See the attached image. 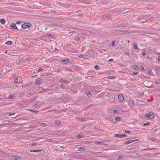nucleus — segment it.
<instances>
[{"label":"nucleus","mask_w":160,"mask_h":160,"mask_svg":"<svg viewBox=\"0 0 160 160\" xmlns=\"http://www.w3.org/2000/svg\"><path fill=\"white\" fill-rule=\"evenodd\" d=\"M31 26V24L30 23H25L23 24L21 27L22 28L24 29H26V28H28Z\"/></svg>","instance_id":"1"},{"label":"nucleus","mask_w":160,"mask_h":160,"mask_svg":"<svg viewBox=\"0 0 160 160\" xmlns=\"http://www.w3.org/2000/svg\"><path fill=\"white\" fill-rule=\"evenodd\" d=\"M154 116V114L153 112H149L146 114V116L148 118H152Z\"/></svg>","instance_id":"2"},{"label":"nucleus","mask_w":160,"mask_h":160,"mask_svg":"<svg viewBox=\"0 0 160 160\" xmlns=\"http://www.w3.org/2000/svg\"><path fill=\"white\" fill-rule=\"evenodd\" d=\"M78 57L82 58H89L90 57L87 55L79 54L78 55Z\"/></svg>","instance_id":"3"},{"label":"nucleus","mask_w":160,"mask_h":160,"mask_svg":"<svg viewBox=\"0 0 160 160\" xmlns=\"http://www.w3.org/2000/svg\"><path fill=\"white\" fill-rule=\"evenodd\" d=\"M127 136L125 134L121 135L118 134H117L114 135V137L118 138H122L123 137H126Z\"/></svg>","instance_id":"4"},{"label":"nucleus","mask_w":160,"mask_h":160,"mask_svg":"<svg viewBox=\"0 0 160 160\" xmlns=\"http://www.w3.org/2000/svg\"><path fill=\"white\" fill-rule=\"evenodd\" d=\"M94 143L96 144H100L102 145H106L107 144L104 143L102 141L99 142H95Z\"/></svg>","instance_id":"5"},{"label":"nucleus","mask_w":160,"mask_h":160,"mask_svg":"<svg viewBox=\"0 0 160 160\" xmlns=\"http://www.w3.org/2000/svg\"><path fill=\"white\" fill-rule=\"evenodd\" d=\"M10 28L13 29H17L18 28L14 23L11 24L10 25Z\"/></svg>","instance_id":"6"},{"label":"nucleus","mask_w":160,"mask_h":160,"mask_svg":"<svg viewBox=\"0 0 160 160\" xmlns=\"http://www.w3.org/2000/svg\"><path fill=\"white\" fill-rule=\"evenodd\" d=\"M42 82L41 79L40 78H38L37 79L35 83L37 85H39Z\"/></svg>","instance_id":"7"},{"label":"nucleus","mask_w":160,"mask_h":160,"mask_svg":"<svg viewBox=\"0 0 160 160\" xmlns=\"http://www.w3.org/2000/svg\"><path fill=\"white\" fill-rule=\"evenodd\" d=\"M129 102L131 106V108H132L134 105L133 101L132 99H131L129 100Z\"/></svg>","instance_id":"8"},{"label":"nucleus","mask_w":160,"mask_h":160,"mask_svg":"<svg viewBox=\"0 0 160 160\" xmlns=\"http://www.w3.org/2000/svg\"><path fill=\"white\" fill-rule=\"evenodd\" d=\"M118 98L120 101H122L124 98L123 96L122 95H119L118 96Z\"/></svg>","instance_id":"9"},{"label":"nucleus","mask_w":160,"mask_h":160,"mask_svg":"<svg viewBox=\"0 0 160 160\" xmlns=\"http://www.w3.org/2000/svg\"><path fill=\"white\" fill-rule=\"evenodd\" d=\"M138 140V139H137L136 140H130L127 142H125L124 143V144H129L133 142L136 141H137Z\"/></svg>","instance_id":"10"},{"label":"nucleus","mask_w":160,"mask_h":160,"mask_svg":"<svg viewBox=\"0 0 160 160\" xmlns=\"http://www.w3.org/2000/svg\"><path fill=\"white\" fill-rule=\"evenodd\" d=\"M85 93L88 97H90L92 96L91 93L89 91H86Z\"/></svg>","instance_id":"11"},{"label":"nucleus","mask_w":160,"mask_h":160,"mask_svg":"<svg viewBox=\"0 0 160 160\" xmlns=\"http://www.w3.org/2000/svg\"><path fill=\"white\" fill-rule=\"evenodd\" d=\"M42 104L40 102H37L35 104V105L36 107H38V106H41Z\"/></svg>","instance_id":"12"},{"label":"nucleus","mask_w":160,"mask_h":160,"mask_svg":"<svg viewBox=\"0 0 160 160\" xmlns=\"http://www.w3.org/2000/svg\"><path fill=\"white\" fill-rule=\"evenodd\" d=\"M40 126L41 127H46L48 125L46 123H41L40 124Z\"/></svg>","instance_id":"13"},{"label":"nucleus","mask_w":160,"mask_h":160,"mask_svg":"<svg viewBox=\"0 0 160 160\" xmlns=\"http://www.w3.org/2000/svg\"><path fill=\"white\" fill-rule=\"evenodd\" d=\"M133 48L134 49H138V45L136 43H133Z\"/></svg>","instance_id":"14"},{"label":"nucleus","mask_w":160,"mask_h":160,"mask_svg":"<svg viewBox=\"0 0 160 160\" xmlns=\"http://www.w3.org/2000/svg\"><path fill=\"white\" fill-rule=\"evenodd\" d=\"M12 160H17L18 159H20V158L18 156H13L12 158Z\"/></svg>","instance_id":"15"},{"label":"nucleus","mask_w":160,"mask_h":160,"mask_svg":"<svg viewBox=\"0 0 160 160\" xmlns=\"http://www.w3.org/2000/svg\"><path fill=\"white\" fill-rule=\"evenodd\" d=\"M61 62H64L66 64L68 62H69V60H68L67 59H64L62 60L61 61Z\"/></svg>","instance_id":"16"},{"label":"nucleus","mask_w":160,"mask_h":160,"mask_svg":"<svg viewBox=\"0 0 160 160\" xmlns=\"http://www.w3.org/2000/svg\"><path fill=\"white\" fill-rule=\"evenodd\" d=\"M85 150V149L83 147H80V148H78V151H84Z\"/></svg>","instance_id":"17"},{"label":"nucleus","mask_w":160,"mask_h":160,"mask_svg":"<svg viewBox=\"0 0 160 160\" xmlns=\"http://www.w3.org/2000/svg\"><path fill=\"white\" fill-rule=\"evenodd\" d=\"M12 43V42L11 41H8L6 42L5 43L8 45H10Z\"/></svg>","instance_id":"18"},{"label":"nucleus","mask_w":160,"mask_h":160,"mask_svg":"<svg viewBox=\"0 0 160 160\" xmlns=\"http://www.w3.org/2000/svg\"><path fill=\"white\" fill-rule=\"evenodd\" d=\"M61 123V122L60 121H57L55 122V124L57 125V126L59 125Z\"/></svg>","instance_id":"19"},{"label":"nucleus","mask_w":160,"mask_h":160,"mask_svg":"<svg viewBox=\"0 0 160 160\" xmlns=\"http://www.w3.org/2000/svg\"><path fill=\"white\" fill-rule=\"evenodd\" d=\"M5 22V20L4 19H2L0 20V22L2 24H4Z\"/></svg>","instance_id":"20"},{"label":"nucleus","mask_w":160,"mask_h":160,"mask_svg":"<svg viewBox=\"0 0 160 160\" xmlns=\"http://www.w3.org/2000/svg\"><path fill=\"white\" fill-rule=\"evenodd\" d=\"M42 151L41 150H30V151L31 152H39V151Z\"/></svg>","instance_id":"21"},{"label":"nucleus","mask_w":160,"mask_h":160,"mask_svg":"<svg viewBox=\"0 0 160 160\" xmlns=\"http://www.w3.org/2000/svg\"><path fill=\"white\" fill-rule=\"evenodd\" d=\"M111 53L112 54V55L113 56L114 55H116L117 53V52H115L114 51H112V52H111Z\"/></svg>","instance_id":"22"},{"label":"nucleus","mask_w":160,"mask_h":160,"mask_svg":"<svg viewBox=\"0 0 160 160\" xmlns=\"http://www.w3.org/2000/svg\"><path fill=\"white\" fill-rule=\"evenodd\" d=\"M120 120V118L118 117H116L115 118V120L116 121H119Z\"/></svg>","instance_id":"23"},{"label":"nucleus","mask_w":160,"mask_h":160,"mask_svg":"<svg viewBox=\"0 0 160 160\" xmlns=\"http://www.w3.org/2000/svg\"><path fill=\"white\" fill-rule=\"evenodd\" d=\"M133 68H134V69H135L136 70L138 69L139 68L138 67L137 65H134V66H133Z\"/></svg>","instance_id":"24"},{"label":"nucleus","mask_w":160,"mask_h":160,"mask_svg":"<svg viewBox=\"0 0 160 160\" xmlns=\"http://www.w3.org/2000/svg\"><path fill=\"white\" fill-rule=\"evenodd\" d=\"M18 78H14V82L15 83H17L18 82Z\"/></svg>","instance_id":"25"},{"label":"nucleus","mask_w":160,"mask_h":160,"mask_svg":"<svg viewBox=\"0 0 160 160\" xmlns=\"http://www.w3.org/2000/svg\"><path fill=\"white\" fill-rule=\"evenodd\" d=\"M116 41L115 40L112 41V43H111V45L112 46H113L115 44Z\"/></svg>","instance_id":"26"},{"label":"nucleus","mask_w":160,"mask_h":160,"mask_svg":"<svg viewBox=\"0 0 160 160\" xmlns=\"http://www.w3.org/2000/svg\"><path fill=\"white\" fill-rule=\"evenodd\" d=\"M122 158V156L120 155L119 156L118 158H117V160H119L120 159H121Z\"/></svg>","instance_id":"27"},{"label":"nucleus","mask_w":160,"mask_h":160,"mask_svg":"<svg viewBox=\"0 0 160 160\" xmlns=\"http://www.w3.org/2000/svg\"><path fill=\"white\" fill-rule=\"evenodd\" d=\"M94 68L96 70H98L100 69V68L98 65L95 66Z\"/></svg>","instance_id":"28"},{"label":"nucleus","mask_w":160,"mask_h":160,"mask_svg":"<svg viewBox=\"0 0 160 160\" xmlns=\"http://www.w3.org/2000/svg\"><path fill=\"white\" fill-rule=\"evenodd\" d=\"M80 120L81 122L85 121L86 120V119L83 118H80Z\"/></svg>","instance_id":"29"},{"label":"nucleus","mask_w":160,"mask_h":160,"mask_svg":"<svg viewBox=\"0 0 160 160\" xmlns=\"http://www.w3.org/2000/svg\"><path fill=\"white\" fill-rule=\"evenodd\" d=\"M71 45L69 44H67L66 45V48H67L68 49H70V48L71 47Z\"/></svg>","instance_id":"30"},{"label":"nucleus","mask_w":160,"mask_h":160,"mask_svg":"<svg viewBox=\"0 0 160 160\" xmlns=\"http://www.w3.org/2000/svg\"><path fill=\"white\" fill-rule=\"evenodd\" d=\"M108 78L110 79H114L115 78V77L114 76H110L108 77Z\"/></svg>","instance_id":"31"},{"label":"nucleus","mask_w":160,"mask_h":160,"mask_svg":"<svg viewBox=\"0 0 160 160\" xmlns=\"http://www.w3.org/2000/svg\"><path fill=\"white\" fill-rule=\"evenodd\" d=\"M51 25L52 26H58V25L56 23H53V24H51Z\"/></svg>","instance_id":"32"},{"label":"nucleus","mask_w":160,"mask_h":160,"mask_svg":"<svg viewBox=\"0 0 160 160\" xmlns=\"http://www.w3.org/2000/svg\"><path fill=\"white\" fill-rule=\"evenodd\" d=\"M149 124V122H147L144 123L143 125L145 126H147Z\"/></svg>","instance_id":"33"},{"label":"nucleus","mask_w":160,"mask_h":160,"mask_svg":"<svg viewBox=\"0 0 160 160\" xmlns=\"http://www.w3.org/2000/svg\"><path fill=\"white\" fill-rule=\"evenodd\" d=\"M75 39L77 41H79L80 40V38L79 37H77Z\"/></svg>","instance_id":"34"},{"label":"nucleus","mask_w":160,"mask_h":160,"mask_svg":"<svg viewBox=\"0 0 160 160\" xmlns=\"http://www.w3.org/2000/svg\"><path fill=\"white\" fill-rule=\"evenodd\" d=\"M8 98L10 99H12L13 98V96L12 95H10L8 97Z\"/></svg>","instance_id":"35"},{"label":"nucleus","mask_w":160,"mask_h":160,"mask_svg":"<svg viewBox=\"0 0 160 160\" xmlns=\"http://www.w3.org/2000/svg\"><path fill=\"white\" fill-rule=\"evenodd\" d=\"M76 137H77L78 138H83V137H81V135H80V134L78 135L77 136H76Z\"/></svg>","instance_id":"36"},{"label":"nucleus","mask_w":160,"mask_h":160,"mask_svg":"<svg viewBox=\"0 0 160 160\" xmlns=\"http://www.w3.org/2000/svg\"><path fill=\"white\" fill-rule=\"evenodd\" d=\"M43 70V69L41 68H40L39 70H38V72H40Z\"/></svg>","instance_id":"37"},{"label":"nucleus","mask_w":160,"mask_h":160,"mask_svg":"<svg viewBox=\"0 0 160 160\" xmlns=\"http://www.w3.org/2000/svg\"><path fill=\"white\" fill-rule=\"evenodd\" d=\"M15 114V113H11V114H9V115H8V116H11L12 115H14Z\"/></svg>","instance_id":"38"},{"label":"nucleus","mask_w":160,"mask_h":160,"mask_svg":"<svg viewBox=\"0 0 160 160\" xmlns=\"http://www.w3.org/2000/svg\"><path fill=\"white\" fill-rule=\"evenodd\" d=\"M46 36H47V37L48 38H49L50 37H51V34H47L46 35Z\"/></svg>","instance_id":"39"},{"label":"nucleus","mask_w":160,"mask_h":160,"mask_svg":"<svg viewBox=\"0 0 160 160\" xmlns=\"http://www.w3.org/2000/svg\"><path fill=\"white\" fill-rule=\"evenodd\" d=\"M151 140L152 141H154L155 140V139L154 137H152L151 138Z\"/></svg>","instance_id":"40"},{"label":"nucleus","mask_w":160,"mask_h":160,"mask_svg":"<svg viewBox=\"0 0 160 160\" xmlns=\"http://www.w3.org/2000/svg\"><path fill=\"white\" fill-rule=\"evenodd\" d=\"M60 86L62 88H64L65 87V85L62 84Z\"/></svg>","instance_id":"41"},{"label":"nucleus","mask_w":160,"mask_h":160,"mask_svg":"<svg viewBox=\"0 0 160 160\" xmlns=\"http://www.w3.org/2000/svg\"><path fill=\"white\" fill-rule=\"evenodd\" d=\"M113 61V59L112 58L108 60L109 62H112Z\"/></svg>","instance_id":"42"},{"label":"nucleus","mask_w":160,"mask_h":160,"mask_svg":"<svg viewBox=\"0 0 160 160\" xmlns=\"http://www.w3.org/2000/svg\"><path fill=\"white\" fill-rule=\"evenodd\" d=\"M31 110L32 112H35L36 113H37L38 112V111H33V110Z\"/></svg>","instance_id":"43"},{"label":"nucleus","mask_w":160,"mask_h":160,"mask_svg":"<svg viewBox=\"0 0 160 160\" xmlns=\"http://www.w3.org/2000/svg\"><path fill=\"white\" fill-rule=\"evenodd\" d=\"M36 143H35V142H34V143H32V144H31V146H33V145H35L36 144Z\"/></svg>","instance_id":"44"},{"label":"nucleus","mask_w":160,"mask_h":160,"mask_svg":"<svg viewBox=\"0 0 160 160\" xmlns=\"http://www.w3.org/2000/svg\"><path fill=\"white\" fill-rule=\"evenodd\" d=\"M133 74L135 75H137L138 74V73L136 72H133Z\"/></svg>","instance_id":"45"},{"label":"nucleus","mask_w":160,"mask_h":160,"mask_svg":"<svg viewBox=\"0 0 160 160\" xmlns=\"http://www.w3.org/2000/svg\"><path fill=\"white\" fill-rule=\"evenodd\" d=\"M16 23H17L18 24H20L21 23V22L20 21L17 22Z\"/></svg>","instance_id":"46"},{"label":"nucleus","mask_w":160,"mask_h":160,"mask_svg":"<svg viewBox=\"0 0 160 160\" xmlns=\"http://www.w3.org/2000/svg\"><path fill=\"white\" fill-rule=\"evenodd\" d=\"M9 51H8H8H5V52L6 53H7L8 52V54H10V53H11V52H9Z\"/></svg>","instance_id":"47"},{"label":"nucleus","mask_w":160,"mask_h":160,"mask_svg":"<svg viewBox=\"0 0 160 160\" xmlns=\"http://www.w3.org/2000/svg\"><path fill=\"white\" fill-rule=\"evenodd\" d=\"M148 72L149 74H151V72L150 71H148Z\"/></svg>","instance_id":"48"},{"label":"nucleus","mask_w":160,"mask_h":160,"mask_svg":"<svg viewBox=\"0 0 160 160\" xmlns=\"http://www.w3.org/2000/svg\"><path fill=\"white\" fill-rule=\"evenodd\" d=\"M107 119H109V120H112V119H112V118H108V117L107 118Z\"/></svg>","instance_id":"49"},{"label":"nucleus","mask_w":160,"mask_h":160,"mask_svg":"<svg viewBox=\"0 0 160 160\" xmlns=\"http://www.w3.org/2000/svg\"><path fill=\"white\" fill-rule=\"evenodd\" d=\"M146 54V53L145 52H143L142 53V55L143 56H144Z\"/></svg>","instance_id":"50"},{"label":"nucleus","mask_w":160,"mask_h":160,"mask_svg":"<svg viewBox=\"0 0 160 160\" xmlns=\"http://www.w3.org/2000/svg\"><path fill=\"white\" fill-rule=\"evenodd\" d=\"M130 132L129 131H125V132L126 133H130Z\"/></svg>","instance_id":"51"},{"label":"nucleus","mask_w":160,"mask_h":160,"mask_svg":"<svg viewBox=\"0 0 160 160\" xmlns=\"http://www.w3.org/2000/svg\"><path fill=\"white\" fill-rule=\"evenodd\" d=\"M141 70H144V68L143 66H142V68H141Z\"/></svg>","instance_id":"52"},{"label":"nucleus","mask_w":160,"mask_h":160,"mask_svg":"<svg viewBox=\"0 0 160 160\" xmlns=\"http://www.w3.org/2000/svg\"><path fill=\"white\" fill-rule=\"evenodd\" d=\"M85 49V46H83V47H82V49Z\"/></svg>","instance_id":"53"},{"label":"nucleus","mask_w":160,"mask_h":160,"mask_svg":"<svg viewBox=\"0 0 160 160\" xmlns=\"http://www.w3.org/2000/svg\"><path fill=\"white\" fill-rule=\"evenodd\" d=\"M158 61H160V56L158 57Z\"/></svg>","instance_id":"54"},{"label":"nucleus","mask_w":160,"mask_h":160,"mask_svg":"<svg viewBox=\"0 0 160 160\" xmlns=\"http://www.w3.org/2000/svg\"><path fill=\"white\" fill-rule=\"evenodd\" d=\"M117 112V110H114V111H113V113H115V112Z\"/></svg>","instance_id":"55"},{"label":"nucleus","mask_w":160,"mask_h":160,"mask_svg":"<svg viewBox=\"0 0 160 160\" xmlns=\"http://www.w3.org/2000/svg\"><path fill=\"white\" fill-rule=\"evenodd\" d=\"M52 140V139H48V141H51Z\"/></svg>","instance_id":"56"},{"label":"nucleus","mask_w":160,"mask_h":160,"mask_svg":"<svg viewBox=\"0 0 160 160\" xmlns=\"http://www.w3.org/2000/svg\"><path fill=\"white\" fill-rule=\"evenodd\" d=\"M136 155H139V153H137L136 154Z\"/></svg>","instance_id":"57"},{"label":"nucleus","mask_w":160,"mask_h":160,"mask_svg":"<svg viewBox=\"0 0 160 160\" xmlns=\"http://www.w3.org/2000/svg\"><path fill=\"white\" fill-rule=\"evenodd\" d=\"M63 112H65L66 111V110L64 109L63 111Z\"/></svg>","instance_id":"58"}]
</instances>
